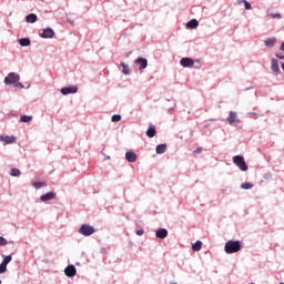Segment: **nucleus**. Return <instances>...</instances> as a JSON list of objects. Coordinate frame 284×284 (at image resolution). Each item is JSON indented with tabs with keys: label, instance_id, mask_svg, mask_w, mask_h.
<instances>
[{
	"label": "nucleus",
	"instance_id": "f3484780",
	"mask_svg": "<svg viewBox=\"0 0 284 284\" xmlns=\"http://www.w3.org/2000/svg\"><path fill=\"white\" fill-rule=\"evenodd\" d=\"M186 28H187L189 30H194V29L199 28V20L192 19L191 21H189V22L186 23Z\"/></svg>",
	"mask_w": 284,
	"mask_h": 284
},
{
	"label": "nucleus",
	"instance_id": "2f4dec72",
	"mask_svg": "<svg viewBox=\"0 0 284 284\" xmlns=\"http://www.w3.org/2000/svg\"><path fill=\"white\" fill-rule=\"evenodd\" d=\"M8 243V240H6V237L0 236V245L3 246Z\"/></svg>",
	"mask_w": 284,
	"mask_h": 284
},
{
	"label": "nucleus",
	"instance_id": "412c9836",
	"mask_svg": "<svg viewBox=\"0 0 284 284\" xmlns=\"http://www.w3.org/2000/svg\"><path fill=\"white\" fill-rule=\"evenodd\" d=\"M26 22L27 23H37V16L34 13H29L26 17Z\"/></svg>",
	"mask_w": 284,
	"mask_h": 284
},
{
	"label": "nucleus",
	"instance_id": "37998d69",
	"mask_svg": "<svg viewBox=\"0 0 284 284\" xmlns=\"http://www.w3.org/2000/svg\"><path fill=\"white\" fill-rule=\"evenodd\" d=\"M223 193H225V190H222Z\"/></svg>",
	"mask_w": 284,
	"mask_h": 284
},
{
	"label": "nucleus",
	"instance_id": "6e6552de",
	"mask_svg": "<svg viewBox=\"0 0 284 284\" xmlns=\"http://www.w3.org/2000/svg\"><path fill=\"white\" fill-rule=\"evenodd\" d=\"M53 199H57V193L54 191L48 192L40 196V201H42V203L53 201Z\"/></svg>",
	"mask_w": 284,
	"mask_h": 284
},
{
	"label": "nucleus",
	"instance_id": "4468645a",
	"mask_svg": "<svg viewBox=\"0 0 284 284\" xmlns=\"http://www.w3.org/2000/svg\"><path fill=\"white\" fill-rule=\"evenodd\" d=\"M125 159L129 163H136V153L133 151H128L125 153Z\"/></svg>",
	"mask_w": 284,
	"mask_h": 284
},
{
	"label": "nucleus",
	"instance_id": "79ce46f5",
	"mask_svg": "<svg viewBox=\"0 0 284 284\" xmlns=\"http://www.w3.org/2000/svg\"><path fill=\"white\" fill-rule=\"evenodd\" d=\"M171 284H178V283L171 282Z\"/></svg>",
	"mask_w": 284,
	"mask_h": 284
},
{
	"label": "nucleus",
	"instance_id": "39448f33",
	"mask_svg": "<svg viewBox=\"0 0 284 284\" xmlns=\"http://www.w3.org/2000/svg\"><path fill=\"white\" fill-rule=\"evenodd\" d=\"M42 39H54V30L50 27L42 30V33L40 34Z\"/></svg>",
	"mask_w": 284,
	"mask_h": 284
},
{
	"label": "nucleus",
	"instance_id": "bb28decb",
	"mask_svg": "<svg viewBox=\"0 0 284 284\" xmlns=\"http://www.w3.org/2000/svg\"><path fill=\"white\" fill-rule=\"evenodd\" d=\"M32 186H33L36 190H41V187L48 186V183H47V182H34V183L32 184Z\"/></svg>",
	"mask_w": 284,
	"mask_h": 284
},
{
	"label": "nucleus",
	"instance_id": "4be33fe9",
	"mask_svg": "<svg viewBox=\"0 0 284 284\" xmlns=\"http://www.w3.org/2000/svg\"><path fill=\"white\" fill-rule=\"evenodd\" d=\"M201 247H203V242L196 241L194 244H192L193 252H201Z\"/></svg>",
	"mask_w": 284,
	"mask_h": 284
},
{
	"label": "nucleus",
	"instance_id": "423d86ee",
	"mask_svg": "<svg viewBox=\"0 0 284 284\" xmlns=\"http://www.w3.org/2000/svg\"><path fill=\"white\" fill-rule=\"evenodd\" d=\"M271 70L275 77H277L281 73V67L278 65V60L272 59L271 60Z\"/></svg>",
	"mask_w": 284,
	"mask_h": 284
},
{
	"label": "nucleus",
	"instance_id": "a19ab883",
	"mask_svg": "<svg viewBox=\"0 0 284 284\" xmlns=\"http://www.w3.org/2000/svg\"><path fill=\"white\" fill-rule=\"evenodd\" d=\"M251 114H252V116H256V113H254V112H253V113H251Z\"/></svg>",
	"mask_w": 284,
	"mask_h": 284
},
{
	"label": "nucleus",
	"instance_id": "72a5a7b5",
	"mask_svg": "<svg viewBox=\"0 0 284 284\" xmlns=\"http://www.w3.org/2000/svg\"><path fill=\"white\" fill-rule=\"evenodd\" d=\"M13 88H21V89H23L24 85H23V83L16 82V83L13 84Z\"/></svg>",
	"mask_w": 284,
	"mask_h": 284
},
{
	"label": "nucleus",
	"instance_id": "6ab92c4d",
	"mask_svg": "<svg viewBox=\"0 0 284 284\" xmlns=\"http://www.w3.org/2000/svg\"><path fill=\"white\" fill-rule=\"evenodd\" d=\"M168 150V145L166 144H159L155 148V152L156 154H165V151Z\"/></svg>",
	"mask_w": 284,
	"mask_h": 284
},
{
	"label": "nucleus",
	"instance_id": "20e7f679",
	"mask_svg": "<svg viewBox=\"0 0 284 284\" xmlns=\"http://www.w3.org/2000/svg\"><path fill=\"white\" fill-rule=\"evenodd\" d=\"M20 79H21V75H19L16 72H10L8 77L4 78V83L7 85H12L13 83H19Z\"/></svg>",
	"mask_w": 284,
	"mask_h": 284
},
{
	"label": "nucleus",
	"instance_id": "dca6fc26",
	"mask_svg": "<svg viewBox=\"0 0 284 284\" xmlns=\"http://www.w3.org/2000/svg\"><path fill=\"white\" fill-rule=\"evenodd\" d=\"M156 239H168V229H160L155 232Z\"/></svg>",
	"mask_w": 284,
	"mask_h": 284
},
{
	"label": "nucleus",
	"instance_id": "7c9ffc66",
	"mask_svg": "<svg viewBox=\"0 0 284 284\" xmlns=\"http://www.w3.org/2000/svg\"><path fill=\"white\" fill-rule=\"evenodd\" d=\"M135 234L138 236H143V234H145V231L143 229H140V230L135 231Z\"/></svg>",
	"mask_w": 284,
	"mask_h": 284
},
{
	"label": "nucleus",
	"instance_id": "7ed1b4c3",
	"mask_svg": "<svg viewBox=\"0 0 284 284\" xmlns=\"http://www.w3.org/2000/svg\"><path fill=\"white\" fill-rule=\"evenodd\" d=\"M94 232H97L94 226L89 224H82L79 229V234H81L82 236H92Z\"/></svg>",
	"mask_w": 284,
	"mask_h": 284
},
{
	"label": "nucleus",
	"instance_id": "e433bc0d",
	"mask_svg": "<svg viewBox=\"0 0 284 284\" xmlns=\"http://www.w3.org/2000/svg\"><path fill=\"white\" fill-rule=\"evenodd\" d=\"M201 152H203V149H201V148H197V149L194 151L195 154H201Z\"/></svg>",
	"mask_w": 284,
	"mask_h": 284
},
{
	"label": "nucleus",
	"instance_id": "9d476101",
	"mask_svg": "<svg viewBox=\"0 0 284 284\" xmlns=\"http://www.w3.org/2000/svg\"><path fill=\"white\" fill-rule=\"evenodd\" d=\"M0 141L10 145L12 143H17V138L14 135H0Z\"/></svg>",
	"mask_w": 284,
	"mask_h": 284
},
{
	"label": "nucleus",
	"instance_id": "58836bf2",
	"mask_svg": "<svg viewBox=\"0 0 284 284\" xmlns=\"http://www.w3.org/2000/svg\"><path fill=\"white\" fill-rule=\"evenodd\" d=\"M280 50H282V52H284V42H282Z\"/></svg>",
	"mask_w": 284,
	"mask_h": 284
},
{
	"label": "nucleus",
	"instance_id": "aec40b11",
	"mask_svg": "<svg viewBox=\"0 0 284 284\" xmlns=\"http://www.w3.org/2000/svg\"><path fill=\"white\" fill-rule=\"evenodd\" d=\"M12 261V255H6L0 263L1 266L6 267L8 270V264Z\"/></svg>",
	"mask_w": 284,
	"mask_h": 284
},
{
	"label": "nucleus",
	"instance_id": "ea45409f",
	"mask_svg": "<svg viewBox=\"0 0 284 284\" xmlns=\"http://www.w3.org/2000/svg\"><path fill=\"white\" fill-rule=\"evenodd\" d=\"M131 54H132V51L128 52V53L125 54V57H126V58H130Z\"/></svg>",
	"mask_w": 284,
	"mask_h": 284
},
{
	"label": "nucleus",
	"instance_id": "c756f323",
	"mask_svg": "<svg viewBox=\"0 0 284 284\" xmlns=\"http://www.w3.org/2000/svg\"><path fill=\"white\" fill-rule=\"evenodd\" d=\"M111 121L113 123H119V121H121V115L120 114L112 115Z\"/></svg>",
	"mask_w": 284,
	"mask_h": 284
},
{
	"label": "nucleus",
	"instance_id": "c03bdc74",
	"mask_svg": "<svg viewBox=\"0 0 284 284\" xmlns=\"http://www.w3.org/2000/svg\"><path fill=\"white\" fill-rule=\"evenodd\" d=\"M2 282H1V280H0V284H1Z\"/></svg>",
	"mask_w": 284,
	"mask_h": 284
},
{
	"label": "nucleus",
	"instance_id": "473e14b6",
	"mask_svg": "<svg viewBox=\"0 0 284 284\" xmlns=\"http://www.w3.org/2000/svg\"><path fill=\"white\" fill-rule=\"evenodd\" d=\"M8 272V268L0 264V274H6Z\"/></svg>",
	"mask_w": 284,
	"mask_h": 284
},
{
	"label": "nucleus",
	"instance_id": "9b49d317",
	"mask_svg": "<svg viewBox=\"0 0 284 284\" xmlns=\"http://www.w3.org/2000/svg\"><path fill=\"white\" fill-rule=\"evenodd\" d=\"M134 64L140 65L139 70H145V68H148V59L138 58L136 60H134Z\"/></svg>",
	"mask_w": 284,
	"mask_h": 284
},
{
	"label": "nucleus",
	"instance_id": "4c0bfd02",
	"mask_svg": "<svg viewBox=\"0 0 284 284\" xmlns=\"http://www.w3.org/2000/svg\"><path fill=\"white\" fill-rule=\"evenodd\" d=\"M168 112H169V114H172V112H174V106L170 108V109L168 110Z\"/></svg>",
	"mask_w": 284,
	"mask_h": 284
},
{
	"label": "nucleus",
	"instance_id": "1a4fd4ad",
	"mask_svg": "<svg viewBox=\"0 0 284 284\" xmlns=\"http://www.w3.org/2000/svg\"><path fill=\"white\" fill-rule=\"evenodd\" d=\"M64 274L65 276H68L69 278H72V276H77V267L74 265H68L64 268Z\"/></svg>",
	"mask_w": 284,
	"mask_h": 284
},
{
	"label": "nucleus",
	"instance_id": "b1692460",
	"mask_svg": "<svg viewBox=\"0 0 284 284\" xmlns=\"http://www.w3.org/2000/svg\"><path fill=\"white\" fill-rule=\"evenodd\" d=\"M120 65L124 74H131L132 71L130 70V65L125 64V62H121Z\"/></svg>",
	"mask_w": 284,
	"mask_h": 284
},
{
	"label": "nucleus",
	"instance_id": "ddd939ff",
	"mask_svg": "<svg viewBox=\"0 0 284 284\" xmlns=\"http://www.w3.org/2000/svg\"><path fill=\"white\" fill-rule=\"evenodd\" d=\"M226 121H229L230 125H232L233 123H239L236 112L230 111L229 116L226 118Z\"/></svg>",
	"mask_w": 284,
	"mask_h": 284
},
{
	"label": "nucleus",
	"instance_id": "5701e85b",
	"mask_svg": "<svg viewBox=\"0 0 284 284\" xmlns=\"http://www.w3.org/2000/svg\"><path fill=\"white\" fill-rule=\"evenodd\" d=\"M19 43L22 48H28V45H30V39L29 38H21V39H19Z\"/></svg>",
	"mask_w": 284,
	"mask_h": 284
},
{
	"label": "nucleus",
	"instance_id": "cd10ccee",
	"mask_svg": "<svg viewBox=\"0 0 284 284\" xmlns=\"http://www.w3.org/2000/svg\"><path fill=\"white\" fill-rule=\"evenodd\" d=\"M252 187H254V183L252 182H245L241 184L242 190H252Z\"/></svg>",
	"mask_w": 284,
	"mask_h": 284
},
{
	"label": "nucleus",
	"instance_id": "f03ea898",
	"mask_svg": "<svg viewBox=\"0 0 284 284\" xmlns=\"http://www.w3.org/2000/svg\"><path fill=\"white\" fill-rule=\"evenodd\" d=\"M233 163L242 171L247 172V163H245V158L243 155L233 156Z\"/></svg>",
	"mask_w": 284,
	"mask_h": 284
},
{
	"label": "nucleus",
	"instance_id": "a211bd4d",
	"mask_svg": "<svg viewBox=\"0 0 284 284\" xmlns=\"http://www.w3.org/2000/svg\"><path fill=\"white\" fill-rule=\"evenodd\" d=\"M266 48H274L276 45V38H268L264 41Z\"/></svg>",
	"mask_w": 284,
	"mask_h": 284
},
{
	"label": "nucleus",
	"instance_id": "2eb2a0df",
	"mask_svg": "<svg viewBox=\"0 0 284 284\" xmlns=\"http://www.w3.org/2000/svg\"><path fill=\"white\" fill-rule=\"evenodd\" d=\"M146 136H149V139H154V136H156V126L150 124L149 129L146 130Z\"/></svg>",
	"mask_w": 284,
	"mask_h": 284
},
{
	"label": "nucleus",
	"instance_id": "a878e982",
	"mask_svg": "<svg viewBox=\"0 0 284 284\" xmlns=\"http://www.w3.org/2000/svg\"><path fill=\"white\" fill-rule=\"evenodd\" d=\"M10 176H16V178H19L21 176V170L17 169V168H13L10 170Z\"/></svg>",
	"mask_w": 284,
	"mask_h": 284
},
{
	"label": "nucleus",
	"instance_id": "c9c22d12",
	"mask_svg": "<svg viewBox=\"0 0 284 284\" xmlns=\"http://www.w3.org/2000/svg\"><path fill=\"white\" fill-rule=\"evenodd\" d=\"M273 19H282L281 13H275V14H273Z\"/></svg>",
	"mask_w": 284,
	"mask_h": 284
},
{
	"label": "nucleus",
	"instance_id": "f8f14e48",
	"mask_svg": "<svg viewBox=\"0 0 284 284\" xmlns=\"http://www.w3.org/2000/svg\"><path fill=\"white\" fill-rule=\"evenodd\" d=\"M180 64L183 68H192V65H194V60H192V58H182Z\"/></svg>",
	"mask_w": 284,
	"mask_h": 284
},
{
	"label": "nucleus",
	"instance_id": "f704fd0d",
	"mask_svg": "<svg viewBox=\"0 0 284 284\" xmlns=\"http://www.w3.org/2000/svg\"><path fill=\"white\" fill-rule=\"evenodd\" d=\"M275 57H276L277 59H281L282 61H284V55H283V53H275Z\"/></svg>",
	"mask_w": 284,
	"mask_h": 284
},
{
	"label": "nucleus",
	"instance_id": "393cba45",
	"mask_svg": "<svg viewBox=\"0 0 284 284\" xmlns=\"http://www.w3.org/2000/svg\"><path fill=\"white\" fill-rule=\"evenodd\" d=\"M239 6H241V3H244V8L245 10H252V3H250L247 0H237Z\"/></svg>",
	"mask_w": 284,
	"mask_h": 284
},
{
	"label": "nucleus",
	"instance_id": "c85d7f7f",
	"mask_svg": "<svg viewBox=\"0 0 284 284\" xmlns=\"http://www.w3.org/2000/svg\"><path fill=\"white\" fill-rule=\"evenodd\" d=\"M30 121H32V115H21L20 116L21 123H30Z\"/></svg>",
	"mask_w": 284,
	"mask_h": 284
},
{
	"label": "nucleus",
	"instance_id": "0eeeda50",
	"mask_svg": "<svg viewBox=\"0 0 284 284\" xmlns=\"http://www.w3.org/2000/svg\"><path fill=\"white\" fill-rule=\"evenodd\" d=\"M79 92L78 87H65L61 89V94L68 95V94H77Z\"/></svg>",
	"mask_w": 284,
	"mask_h": 284
},
{
	"label": "nucleus",
	"instance_id": "f257e3e1",
	"mask_svg": "<svg viewBox=\"0 0 284 284\" xmlns=\"http://www.w3.org/2000/svg\"><path fill=\"white\" fill-rule=\"evenodd\" d=\"M241 241L230 240L225 243L224 252L226 254H236V252H241Z\"/></svg>",
	"mask_w": 284,
	"mask_h": 284
}]
</instances>
